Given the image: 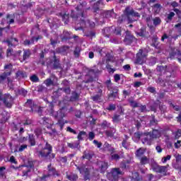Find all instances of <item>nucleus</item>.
<instances>
[{"mask_svg": "<svg viewBox=\"0 0 181 181\" xmlns=\"http://www.w3.org/2000/svg\"><path fill=\"white\" fill-rule=\"evenodd\" d=\"M101 16L105 18L106 19H110V18H115L116 15L114 10L104 11L101 13Z\"/></svg>", "mask_w": 181, "mask_h": 181, "instance_id": "obj_15", "label": "nucleus"}, {"mask_svg": "<svg viewBox=\"0 0 181 181\" xmlns=\"http://www.w3.org/2000/svg\"><path fill=\"white\" fill-rule=\"evenodd\" d=\"M25 105L26 107H29L30 108H31V110H30V112H36V109L37 108V105L33 103V100L30 99L28 100L27 103H25Z\"/></svg>", "mask_w": 181, "mask_h": 181, "instance_id": "obj_19", "label": "nucleus"}, {"mask_svg": "<svg viewBox=\"0 0 181 181\" xmlns=\"http://www.w3.org/2000/svg\"><path fill=\"white\" fill-rule=\"evenodd\" d=\"M105 84L107 90H111L112 88H115V86H112V83H111V80H107L105 81Z\"/></svg>", "mask_w": 181, "mask_h": 181, "instance_id": "obj_60", "label": "nucleus"}, {"mask_svg": "<svg viewBox=\"0 0 181 181\" xmlns=\"http://www.w3.org/2000/svg\"><path fill=\"white\" fill-rule=\"evenodd\" d=\"M79 145H80V143H78V142L67 143V146L69 148H71V149H76V148H78Z\"/></svg>", "mask_w": 181, "mask_h": 181, "instance_id": "obj_48", "label": "nucleus"}, {"mask_svg": "<svg viewBox=\"0 0 181 181\" xmlns=\"http://www.w3.org/2000/svg\"><path fill=\"white\" fill-rule=\"evenodd\" d=\"M35 15L38 18L43 16V15H45V9L41 8H37L35 11Z\"/></svg>", "mask_w": 181, "mask_h": 181, "instance_id": "obj_28", "label": "nucleus"}, {"mask_svg": "<svg viewBox=\"0 0 181 181\" xmlns=\"http://www.w3.org/2000/svg\"><path fill=\"white\" fill-rule=\"evenodd\" d=\"M42 121V125H49L52 126V124H53V122H52V119H50V118L49 117H42L41 119Z\"/></svg>", "mask_w": 181, "mask_h": 181, "instance_id": "obj_26", "label": "nucleus"}, {"mask_svg": "<svg viewBox=\"0 0 181 181\" xmlns=\"http://www.w3.org/2000/svg\"><path fill=\"white\" fill-rule=\"evenodd\" d=\"M146 57V55L144 54L143 49H139V52L136 54V62L138 64H143L144 59Z\"/></svg>", "mask_w": 181, "mask_h": 181, "instance_id": "obj_10", "label": "nucleus"}, {"mask_svg": "<svg viewBox=\"0 0 181 181\" xmlns=\"http://www.w3.org/2000/svg\"><path fill=\"white\" fill-rule=\"evenodd\" d=\"M102 71H103V70L98 69L97 66H94L93 69H91L89 70L90 73H93L94 74H100V73H101Z\"/></svg>", "mask_w": 181, "mask_h": 181, "instance_id": "obj_49", "label": "nucleus"}, {"mask_svg": "<svg viewBox=\"0 0 181 181\" xmlns=\"http://www.w3.org/2000/svg\"><path fill=\"white\" fill-rule=\"evenodd\" d=\"M52 114L55 119H59V118H64V117H65L64 114L62 115V110L59 112L52 111Z\"/></svg>", "mask_w": 181, "mask_h": 181, "instance_id": "obj_29", "label": "nucleus"}, {"mask_svg": "<svg viewBox=\"0 0 181 181\" xmlns=\"http://www.w3.org/2000/svg\"><path fill=\"white\" fill-rule=\"evenodd\" d=\"M60 37L62 42H67V40L72 39L71 34L67 30H64L62 34H61Z\"/></svg>", "mask_w": 181, "mask_h": 181, "instance_id": "obj_18", "label": "nucleus"}, {"mask_svg": "<svg viewBox=\"0 0 181 181\" xmlns=\"http://www.w3.org/2000/svg\"><path fill=\"white\" fill-rule=\"evenodd\" d=\"M26 77H28V75L26 74V72L24 71H18L16 73V78H26Z\"/></svg>", "mask_w": 181, "mask_h": 181, "instance_id": "obj_22", "label": "nucleus"}, {"mask_svg": "<svg viewBox=\"0 0 181 181\" xmlns=\"http://www.w3.org/2000/svg\"><path fill=\"white\" fill-rule=\"evenodd\" d=\"M45 53H46V49H44L41 53H40V59L38 62V64H42V66H45V64H46V62L43 60V59H45Z\"/></svg>", "mask_w": 181, "mask_h": 181, "instance_id": "obj_27", "label": "nucleus"}, {"mask_svg": "<svg viewBox=\"0 0 181 181\" xmlns=\"http://www.w3.org/2000/svg\"><path fill=\"white\" fill-rule=\"evenodd\" d=\"M153 9L155 13H159V12H160V10L162 9V5H160V4H155L153 6Z\"/></svg>", "mask_w": 181, "mask_h": 181, "instance_id": "obj_40", "label": "nucleus"}, {"mask_svg": "<svg viewBox=\"0 0 181 181\" xmlns=\"http://www.w3.org/2000/svg\"><path fill=\"white\" fill-rule=\"evenodd\" d=\"M66 179L71 181H76L77 180V179H78V175H77L76 174L71 173L69 175H66Z\"/></svg>", "mask_w": 181, "mask_h": 181, "instance_id": "obj_37", "label": "nucleus"}, {"mask_svg": "<svg viewBox=\"0 0 181 181\" xmlns=\"http://www.w3.org/2000/svg\"><path fill=\"white\" fill-rule=\"evenodd\" d=\"M151 168L156 173H160L163 176H166V173H168V166H162L158 165L156 163H153L151 164Z\"/></svg>", "mask_w": 181, "mask_h": 181, "instance_id": "obj_4", "label": "nucleus"}, {"mask_svg": "<svg viewBox=\"0 0 181 181\" xmlns=\"http://www.w3.org/2000/svg\"><path fill=\"white\" fill-rule=\"evenodd\" d=\"M12 74V71H5L0 76V83H4V80H7L8 84L12 83V79L9 77Z\"/></svg>", "mask_w": 181, "mask_h": 181, "instance_id": "obj_9", "label": "nucleus"}, {"mask_svg": "<svg viewBox=\"0 0 181 181\" xmlns=\"http://www.w3.org/2000/svg\"><path fill=\"white\" fill-rule=\"evenodd\" d=\"M179 56H181V52L179 50H177V52H173L170 53V58L171 59H177Z\"/></svg>", "mask_w": 181, "mask_h": 181, "instance_id": "obj_42", "label": "nucleus"}, {"mask_svg": "<svg viewBox=\"0 0 181 181\" xmlns=\"http://www.w3.org/2000/svg\"><path fill=\"white\" fill-rule=\"evenodd\" d=\"M77 170H79L81 175H83V178L85 180H88L90 179V170L86 166L76 167Z\"/></svg>", "mask_w": 181, "mask_h": 181, "instance_id": "obj_7", "label": "nucleus"}, {"mask_svg": "<svg viewBox=\"0 0 181 181\" xmlns=\"http://www.w3.org/2000/svg\"><path fill=\"white\" fill-rule=\"evenodd\" d=\"M47 169H48V172L49 173V176H50V175H55L56 168L52 167V164L48 165Z\"/></svg>", "mask_w": 181, "mask_h": 181, "instance_id": "obj_54", "label": "nucleus"}, {"mask_svg": "<svg viewBox=\"0 0 181 181\" xmlns=\"http://www.w3.org/2000/svg\"><path fill=\"white\" fill-rule=\"evenodd\" d=\"M100 173H105V171L108 169V163L105 161H99L98 163Z\"/></svg>", "mask_w": 181, "mask_h": 181, "instance_id": "obj_17", "label": "nucleus"}, {"mask_svg": "<svg viewBox=\"0 0 181 181\" xmlns=\"http://www.w3.org/2000/svg\"><path fill=\"white\" fill-rule=\"evenodd\" d=\"M119 168L120 170L122 169V172H124V170H127L128 169V165H127V163L125 161H122L120 163V165Z\"/></svg>", "mask_w": 181, "mask_h": 181, "instance_id": "obj_53", "label": "nucleus"}, {"mask_svg": "<svg viewBox=\"0 0 181 181\" xmlns=\"http://www.w3.org/2000/svg\"><path fill=\"white\" fill-rule=\"evenodd\" d=\"M30 54H32V52L30 49H23V60L25 62V60L29 59L30 57Z\"/></svg>", "mask_w": 181, "mask_h": 181, "instance_id": "obj_32", "label": "nucleus"}, {"mask_svg": "<svg viewBox=\"0 0 181 181\" xmlns=\"http://www.w3.org/2000/svg\"><path fill=\"white\" fill-rule=\"evenodd\" d=\"M156 82L157 83V84H159V86H161V87H166V81L159 77L158 79L156 80Z\"/></svg>", "mask_w": 181, "mask_h": 181, "instance_id": "obj_44", "label": "nucleus"}, {"mask_svg": "<svg viewBox=\"0 0 181 181\" xmlns=\"http://www.w3.org/2000/svg\"><path fill=\"white\" fill-rule=\"evenodd\" d=\"M112 121L115 124H118V122L121 121V115H114V116L112 117Z\"/></svg>", "mask_w": 181, "mask_h": 181, "instance_id": "obj_51", "label": "nucleus"}, {"mask_svg": "<svg viewBox=\"0 0 181 181\" xmlns=\"http://www.w3.org/2000/svg\"><path fill=\"white\" fill-rule=\"evenodd\" d=\"M176 77V74L175 71L172 72H165V83H173V78Z\"/></svg>", "mask_w": 181, "mask_h": 181, "instance_id": "obj_13", "label": "nucleus"}, {"mask_svg": "<svg viewBox=\"0 0 181 181\" xmlns=\"http://www.w3.org/2000/svg\"><path fill=\"white\" fill-rule=\"evenodd\" d=\"M34 132L37 138L41 136V141L45 142V146L42 147L41 150L37 151L38 158L42 159V160H45V162H52V160L56 158V154L52 153L53 146L42 136L41 128L38 127L35 129Z\"/></svg>", "mask_w": 181, "mask_h": 181, "instance_id": "obj_1", "label": "nucleus"}, {"mask_svg": "<svg viewBox=\"0 0 181 181\" xmlns=\"http://www.w3.org/2000/svg\"><path fill=\"white\" fill-rule=\"evenodd\" d=\"M87 6V2L81 1L79 5L76 7V11H81V12H84L86 11V7Z\"/></svg>", "mask_w": 181, "mask_h": 181, "instance_id": "obj_21", "label": "nucleus"}, {"mask_svg": "<svg viewBox=\"0 0 181 181\" xmlns=\"http://www.w3.org/2000/svg\"><path fill=\"white\" fill-rule=\"evenodd\" d=\"M162 22V20H160V18L159 17H156L155 18L153 19V23L154 26H158L159 24Z\"/></svg>", "mask_w": 181, "mask_h": 181, "instance_id": "obj_59", "label": "nucleus"}, {"mask_svg": "<svg viewBox=\"0 0 181 181\" xmlns=\"http://www.w3.org/2000/svg\"><path fill=\"white\" fill-rule=\"evenodd\" d=\"M17 94L18 95H23V97H26L28 95V90H25L24 88H21L17 90Z\"/></svg>", "mask_w": 181, "mask_h": 181, "instance_id": "obj_52", "label": "nucleus"}, {"mask_svg": "<svg viewBox=\"0 0 181 181\" xmlns=\"http://www.w3.org/2000/svg\"><path fill=\"white\" fill-rule=\"evenodd\" d=\"M135 18H141V14L135 11L131 6H127L124 11V14L119 17L117 23L121 25V23H124L127 21L128 23H133V22L136 21Z\"/></svg>", "mask_w": 181, "mask_h": 181, "instance_id": "obj_2", "label": "nucleus"}, {"mask_svg": "<svg viewBox=\"0 0 181 181\" xmlns=\"http://www.w3.org/2000/svg\"><path fill=\"white\" fill-rule=\"evenodd\" d=\"M144 135H146L145 133H142L141 132H136L134 134V139H136V141H139V139H141V137L144 136Z\"/></svg>", "mask_w": 181, "mask_h": 181, "instance_id": "obj_43", "label": "nucleus"}, {"mask_svg": "<svg viewBox=\"0 0 181 181\" xmlns=\"http://www.w3.org/2000/svg\"><path fill=\"white\" fill-rule=\"evenodd\" d=\"M94 156V153L89 152V153H86L84 152L83 153V156H82V159H88V160H90V159H93V157Z\"/></svg>", "mask_w": 181, "mask_h": 181, "instance_id": "obj_34", "label": "nucleus"}, {"mask_svg": "<svg viewBox=\"0 0 181 181\" xmlns=\"http://www.w3.org/2000/svg\"><path fill=\"white\" fill-rule=\"evenodd\" d=\"M44 83L47 87H50V86H54V82L52 80V78H47L44 81Z\"/></svg>", "mask_w": 181, "mask_h": 181, "instance_id": "obj_56", "label": "nucleus"}, {"mask_svg": "<svg viewBox=\"0 0 181 181\" xmlns=\"http://www.w3.org/2000/svg\"><path fill=\"white\" fill-rule=\"evenodd\" d=\"M151 46H153V47H155L156 49H160V46H159V42H158V38L154 37L152 39V44Z\"/></svg>", "mask_w": 181, "mask_h": 181, "instance_id": "obj_38", "label": "nucleus"}, {"mask_svg": "<svg viewBox=\"0 0 181 181\" xmlns=\"http://www.w3.org/2000/svg\"><path fill=\"white\" fill-rule=\"evenodd\" d=\"M124 172L119 168H112L110 173H107V177L110 181H117L119 179V175H124Z\"/></svg>", "mask_w": 181, "mask_h": 181, "instance_id": "obj_3", "label": "nucleus"}, {"mask_svg": "<svg viewBox=\"0 0 181 181\" xmlns=\"http://www.w3.org/2000/svg\"><path fill=\"white\" fill-rule=\"evenodd\" d=\"M28 142L30 146H35L36 145V139H35V135L28 134Z\"/></svg>", "mask_w": 181, "mask_h": 181, "instance_id": "obj_25", "label": "nucleus"}, {"mask_svg": "<svg viewBox=\"0 0 181 181\" xmlns=\"http://www.w3.org/2000/svg\"><path fill=\"white\" fill-rule=\"evenodd\" d=\"M174 16H175V13L173 12H170L169 14H168V16L166 18V23H169L172 22V19H173Z\"/></svg>", "mask_w": 181, "mask_h": 181, "instance_id": "obj_58", "label": "nucleus"}, {"mask_svg": "<svg viewBox=\"0 0 181 181\" xmlns=\"http://www.w3.org/2000/svg\"><path fill=\"white\" fill-rule=\"evenodd\" d=\"M62 91H63V88H58L57 90H55L53 93V95H54V98H59V97H61Z\"/></svg>", "mask_w": 181, "mask_h": 181, "instance_id": "obj_47", "label": "nucleus"}, {"mask_svg": "<svg viewBox=\"0 0 181 181\" xmlns=\"http://www.w3.org/2000/svg\"><path fill=\"white\" fill-rule=\"evenodd\" d=\"M137 35L139 36H141V37H146V36H148L149 35V33L146 32V28L143 27L137 33Z\"/></svg>", "mask_w": 181, "mask_h": 181, "instance_id": "obj_23", "label": "nucleus"}, {"mask_svg": "<svg viewBox=\"0 0 181 181\" xmlns=\"http://www.w3.org/2000/svg\"><path fill=\"white\" fill-rule=\"evenodd\" d=\"M131 93H132V90L131 89H129V90H124L122 91V95L124 98H127V97H129V95H131Z\"/></svg>", "mask_w": 181, "mask_h": 181, "instance_id": "obj_62", "label": "nucleus"}, {"mask_svg": "<svg viewBox=\"0 0 181 181\" xmlns=\"http://www.w3.org/2000/svg\"><path fill=\"white\" fill-rule=\"evenodd\" d=\"M80 25V27H76L75 30H83V28H86V20H81Z\"/></svg>", "mask_w": 181, "mask_h": 181, "instance_id": "obj_50", "label": "nucleus"}, {"mask_svg": "<svg viewBox=\"0 0 181 181\" xmlns=\"http://www.w3.org/2000/svg\"><path fill=\"white\" fill-rule=\"evenodd\" d=\"M108 91H110V93L107 95V98L110 101H114L116 98H118L119 89H118L117 86L112 88L111 90H108Z\"/></svg>", "mask_w": 181, "mask_h": 181, "instance_id": "obj_6", "label": "nucleus"}, {"mask_svg": "<svg viewBox=\"0 0 181 181\" xmlns=\"http://www.w3.org/2000/svg\"><path fill=\"white\" fill-rule=\"evenodd\" d=\"M146 134L144 136H145L144 139H141L142 144L144 145H152V141H153V139L149 133H145Z\"/></svg>", "mask_w": 181, "mask_h": 181, "instance_id": "obj_14", "label": "nucleus"}, {"mask_svg": "<svg viewBox=\"0 0 181 181\" xmlns=\"http://www.w3.org/2000/svg\"><path fill=\"white\" fill-rule=\"evenodd\" d=\"M148 135L153 137V139H156L160 136V132L158 129H153L152 132H148Z\"/></svg>", "mask_w": 181, "mask_h": 181, "instance_id": "obj_20", "label": "nucleus"}, {"mask_svg": "<svg viewBox=\"0 0 181 181\" xmlns=\"http://www.w3.org/2000/svg\"><path fill=\"white\" fill-rule=\"evenodd\" d=\"M40 181H52L50 175H44L42 177H40Z\"/></svg>", "mask_w": 181, "mask_h": 181, "instance_id": "obj_57", "label": "nucleus"}, {"mask_svg": "<svg viewBox=\"0 0 181 181\" xmlns=\"http://www.w3.org/2000/svg\"><path fill=\"white\" fill-rule=\"evenodd\" d=\"M6 19H7V23L8 25H12V23H15V19L12 18V15L7 14Z\"/></svg>", "mask_w": 181, "mask_h": 181, "instance_id": "obj_55", "label": "nucleus"}, {"mask_svg": "<svg viewBox=\"0 0 181 181\" xmlns=\"http://www.w3.org/2000/svg\"><path fill=\"white\" fill-rule=\"evenodd\" d=\"M145 153V148H140L136 151L135 155L136 158L139 159V158H142L144 154Z\"/></svg>", "mask_w": 181, "mask_h": 181, "instance_id": "obj_30", "label": "nucleus"}, {"mask_svg": "<svg viewBox=\"0 0 181 181\" xmlns=\"http://www.w3.org/2000/svg\"><path fill=\"white\" fill-rule=\"evenodd\" d=\"M80 98V94L77 93V92H72V95L70 98V101H77Z\"/></svg>", "mask_w": 181, "mask_h": 181, "instance_id": "obj_39", "label": "nucleus"}, {"mask_svg": "<svg viewBox=\"0 0 181 181\" xmlns=\"http://www.w3.org/2000/svg\"><path fill=\"white\" fill-rule=\"evenodd\" d=\"M83 136H87V132L84 131H81L77 136L78 141H83Z\"/></svg>", "mask_w": 181, "mask_h": 181, "instance_id": "obj_41", "label": "nucleus"}, {"mask_svg": "<svg viewBox=\"0 0 181 181\" xmlns=\"http://www.w3.org/2000/svg\"><path fill=\"white\" fill-rule=\"evenodd\" d=\"M86 23V27L90 26V28H94L95 26V23L90 20L85 21Z\"/></svg>", "mask_w": 181, "mask_h": 181, "instance_id": "obj_63", "label": "nucleus"}, {"mask_svg": "<svg viewBox=\"0 0 181 181\" xmlns=\"http://www.w3.org/2000/svg\"><path fill=\"white\" fill-rule=\"evenodd\" d=\"M60 16L62 18L63 22H64L65 25H67L69 23V14L66 13H59Z\"/></svg>", "mask_w": 181, "mask_h": 181, "instance_id": "obj_46", "label": "nucleus"}, {"mask_svg": "<svg viewBox=\"0 0 181 181\" xmlns=\"http://www.w3.org/2000/svg\"><path fill=\"white\" fill-rule=\"evenodd\" d=\"M127 101L130 107H132V108H138L139 107V103L133 98H129Z\"/></svg>", "mask_w": 181, "mask_h": 181, "instance_id": "obj_24", "label": "nucleus"}, {"mask_svg": "<svg viewBox=\"0 0 181 181\" xmlns=\"http://www.w3.org/2000/svg\"><path fill=\"white\" fill-rule=\"evenodd\" d=\"M102 97L103 96H101V95L96 94L93 96H91L90 98L91 100H93V101H95V103H97L98 101H100V100H101Z\"/></svg>", "mask_w": 181, "mask_h": 181, "instance_id": "obj_61", "label": "nucleus"}, {"mask_svg": "<svg viewBox=\"0 0 181 181\" xmlns=\"http://www.w3.org/2000/svg\"><path fill=\"white\" fill-rule=\"evenodd\" d=\"M134 40H135V37L131 35L129 31H127L125 37L124 39V42L125 45H132Z\"/></svg>", "mask_w": 181, "mask_h": 181, "instance_id": "obj_12", "label": "nucleus"}, {"mask_svg": "<svg viewBox=\"0 0 181 181\" xmlns=\"http://www.w3.org/2000/svg\"><path fill=\"white\" fill-rule=\"evenodd\" d=\"M35 90L37 93H47V88L43 85H39L35 88Z\"/></svg>", "mask_w": 181, "mask_h": 181, "instance_id": "obj_31", "label": "nucleus"}, {"mask_svg": "<svg viewBox=\"0 0 181 181\" xmlns=\"http://www.w3.org/2000/svg\"><path fill=\"white\" fill-rule=\"evenodd\" d=\"M106 69H107V71H108V73H114L115 71V69H112V68H111V64H106Z\"/></svg>", "mask_w": 181, "mask_h": 181, "instance_id": "obj_64", "label": "nucleus"}, {"mask_svg": "<svg viewBox=\"0 0 181 181\" xmlns=\"http://www.w3.org/2000/svg\"><path fill=\"white\" fill-rule=\"evenodd\" d=\"M150 127H153L155 125H158V119L155 118V115H152L150 117V123H149Z\"/></svg>", "mask_w": 181, "mask_h": 181, "instance_id": "obj_36", "label": "nucleus"}, {"mask_svg": "<svg viewBox=\"0 0 181 181\" xmlns=\"http://www.w3.org/2000/svg\"><path fill=\"white\" fill-rule=\"evenodd\" d=\"M53 54L54 56L51 59L50 64L52 65V69L57 70V69H60V59L56 57V52L54 51H53Z\"/></svg>", "mask_w": 181, "mask_h": 181, "instance_id": "obj_8", "label": "nucleus"}, {"mask_svg": "<svg viewBox=\"0 0 181 181\" xmlns=\"http://www.w3.org/2000/svg\"><path fill=\"white\" fill-rule=\"evenodd\" d=\"M139 159L140 160L141 165H147V163H149V158L146 157V156H143Z\"/></svg>", "mask_w": 181, "mask_h": 181, "instance_id": "obj_33", "label": "nucleus"}, {"mask_svg": "<svg viewBox=\"0 0 181 181\" xmlns=\"http://www.w3.org/2000/svg\"><path fill=\"white\" fill-rule=\"evenodd\" d=\"M83 80L82 83H86V84H88V83H93V81H94V78H93V76L86 74L84 76H80L79 77H78V80Z\"/></svg>", "mask_w": 181, "mask_h": 181, "instance_id": "obj_16", "label": "nucleus"}, {"mask_svg": "<svg viewBox=\"0 0 181 181\" xmlns=\"http://www.w3.org/2000/svg\"><path fill=\"white\" fill-rule=\"evenodd\" d=\"M115 36H122V28L121 27H117L113 31Z\"/></svg>", "mask_w": 181, "mask_h": 181, "instance_id": "obj_35", "label": "nucleus"}, {"mask_svg": "<svg viewBox=\"0 0 181 181\" xmlns=\"http://www.w3.org/2000/svg\"><path fill=\"white\" fill-rule=\"evenodd\" d=\"M42 39V36L38 35L37 37H32L30 39H26L23 41L24 46H30V45H33L35 42H37V40Z\"/></svg>", "mask_w": 181, "mask_h": 181, "instance_id": "obj_11", "label": "nucleus"}, {"mask_svg": "<svg viewBox=\"0 0 181 181\" xmlns=\"http://www.w3.org/2000/svg\"><path fill=\"white\" fill-rule=\"evenodd\" d=\"M13 97H12L10 94H6L4 98L0 95V101H3L4 105L8 108H11L12 107V103H13Z\"/></svg>", "mask_w": 181, "mask_h": 181, "instance_id": "obj_5", "label": "nucleus"}, {"mask_svg": "<svg viewBox=\"0 0 181 181\" xmlns=\"http://www.w3.org/2000/svg\"><path fill=\"white\" fill-rule=\"evenodd\" d=\"M111 159L117 162L121 159V154L114 153V152L112 153V151H111Z\"/></svg>", "mask_w": 181, "mask_h": 181, "instance_id": "obj_45", "label": "nucleus"}]
</instances>
